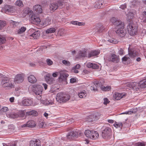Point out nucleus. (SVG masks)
I'll return each instance as SVG.
<instances>
[{"label": "nucleus", "instance_id": "nucleus-44", "mask_svg": "<svg viewBox=\"0 0 146 146\" xmlns=\"http://www.w3.org/2000/svg\"><path fill=\"white\" fill-rule=\"evenodd\" d=\"M62 63L66 66H70V62L66 60H62Z\"/></svg>", "mask_w": 146, "mask_h": 146}, {"label": "nucleus", "instance_id": "nucleus-2", "mask_svg": "<svg viewBox=\"0 0 146 146\" xmlns=\"http://www.w3.org/2000/svg\"><path fill=\"white\" fill-rule=\"evenodd\" d=\"M102 136L103 139H109L112 136V131L109 127H106L102 130Z\"/></svg>", "mask_w": 146, "mask_h": 146}, {"label": "nucleus", "instance_id": "nucleus-53", "mask_svg": "<svg viewBox=\"0 0 146 146\" xmlns=\"http://www.w3.org/2000/svg\"><path fill=\"white\" fill-rule=\"evenodd\" d=\"M104 104L105 105H107V104L110 102V101L108 100V99L107 98H104Z\"/></svg>", "mask_w": 146, "mask_h": 146}, {"label": "nucleus", "instance_id": "nucleus-50", "mask_svg": "<svg viewBox=\"0 0 146 146\" xmlns=\"http://www.w3.org/2000/svg\"><path fill=\"white\" fill-rule=\"evenodd\" d=\"M127 16L129 19H132L133 17V13L130 12H129Z\"/></svg>", "mask_w": 146, "mask_h": 146}, {"label": "nucleus", "instance_id": "nucleus-23", "mask_svg": "<svg viewBox=\"0 0 146 146\" xmlns=\"http://www.w3.org/2000/svg\"><path fill=\"white\" fill-rule=\"evenodd\" d=\"M31 19L35 22H36L37 23L40 22V20L39 17H37L35 14L32 15L31 17Z\"/></svg>", "mask_w": 146, "mask_h": 146}, {"label": "nucleus", "instance_id": "nucleus-58", "mask_svg": "<svg viewBox=\"0 0 146 146\" xmlns=\"http://www.w3.org/2000/svg\"><path fill=\"white\" fill-rule=\"evenodd\" d=\"M44 121H42L40 123L39 125V127L40 128H42L44 127Z\"/></svg>", "mask_w": 146, "mask_h": 146}, {"label": "nucleus", "instance_id": "nucleus-59", "mask_svg": "<svg viewBox=\"0 0 146 146\" xmlns=\"http://www.w3.org/2000/svg\"><path fill=\"white\" fill-rule=\"evenodd\" d=\"M56 3H57L58 7H62L63 5L62 3L60 1H58Z\"/></svg>", "mask_w": 146, "mask_h": 146}, {"label": "nucleus", "instance_id": "nucleus-60", "mask_svg": "<svg viewBox=\"0 0 146 146\" xmlns=\"http://www.w3.org/2000/svg\"><path fill=\"white\" fill-rule=\"evenodd\" d=\"M77 70L78 69H76L73 67L71 70L72 72H73L75 73H78V71Z\"/></svg>", "mask_w": 146, "mask_h": 146}, {"label": "nucleus", "instance_id": "nucleus-6", "mask_svg": "<svg viewBox=\"0 0 146 146\" xmlns=\"http://www.w3.org/2000/svg\"><path fill=\"white\" fill-rule=\"evenodd\" d=\"M34 92L36 95V98L38 100L41 99L43 91L42 87L40 85H38L34 88Z\"/></svg>", "mask_w": 146, "mask_h": 146}, {"label": "nucleus", "instance_id": "nucleus-56", "mask_svg": "<svg viewBox=\"0 0 146 146\" xmlns=\"http://www.w3.org/2000/svg\"><path fill=\"white\" fill-rule=\"evenodd\" d=\"M1 110L3 112H6L8 110V108L6 107H3L2 108Z\"/></svg>", "mask_w": 146, "mask_h": 146}, {"label": "nucleus", "instance_id": "nucleus-64", "mask_svg": "<svg viewBox=\"0 0 146 146\" xmlns=\"http://www.w3.org/2000/svg\"><path fill=\"white\" fill-rule=\"evenodd\" d=\"M137 146H145V144L142 143H138L137 144Z\"/></svg>", "mask_w": 146, "mask_h": 146}, {"label": "nucleus", "instance_id": "nucleus-3", "mask_svg": "<svg viewBox=\"0 0 146 146\" xmlns=\"http://www.w3.org/2000/svg\"><path fill=\"white\" fill-rule=\"evenodd\" d=\"M24 112L22 110L17 111H12L9 113L7 114L8 117L11 118H16L19 117H22L25 115Z\"/></svg>", "mask_w": 146, "mask_h": 146}, {"label": "nucleus", "instance_id": "nucleus-19", "mask_svg": "<svg viewBox=\"0 0 146 146\" xmlns=\"http://www.w3.org/2000/svg\"><path fill=\"white\" fill-rule=\"evenodd\" d=\"M33 9L38 13H41L42 12V10L41 7L40 5H35L33 7Z\"/></svg>", "mask_w": 146, "mask_h": 146}, {"label": "nucleus", "instance_id": "nucleus-30", "mask_svg": "<svg viewBox=\"0 0 146 146\" xmlns=\"http://www.w3.org/2000/svg\"><path fill=\"white\" fill-rule=\"evenodd\" d=\"M106 40L110 43L112 44H115L118 42V41L116 39L110 37H109Z\"/></svg>", "mask_w": 146, "mask_h": 146}, {"label": "nucleus", "instance_id": "nucleus-21", "mask_svg": "<svg viewBox=\"0 0 146 146\" xmlns=\"http://www.w3.org/2000/svg\"><path fill=\"white\" fill-rule=\"evenodd\" d=\"M49 6L50 9L53 11L58 8V6L56 2L51 3Z\"/></svg>", "mask_w": 146, "mask_h": 146}, {"label": "nucleus", "instance_id": "nucleus-17", "mask_svg": "<svg viewBox=\"0 0 146 146\" xmlns=\"http://www.w3.org/2000/svg\"><path fill=\"white\" fill-rule=\"evenodd\" d=\"M109 60L114 62H118L119 61V59L116 55L113 54L111 55Z\"/></svg>", "mask_w": 146, "mask_h": 146}, {"label": "nucleus", "instance_id": "nucleus-27", "mask_svg": "<svg viewBox=\"0 0 146 146\" xmlns=\"http://www.w3.org/2000/svg\"><path fill=\"white\" fill-rule=\"evenodd\" d=\"M115 23L116 24L114 25L117 26L118 29L120 28H121L122 29L124 26V23L119 20H117Z\"/></svg>", "mask_w": 146, "mask_h": 146}, {"label": "nucleus", "instance_id": "nucleus-7", "mask_svg": "<svg viewBox=\"0 0 146 146\" xmlns=\"http://www.w3.org/2000/svg\"><path fill=\"white\" fill-rule=\"evenodd\" d=\"M13 11V7L11 6L6 5L3 7L2 12L9 14Z\"/></svg>", "mask_w": 146, "mask_h": 146}, {"label": "nucleus", "instance_id": "nucleus-9", "mask_svg": "<svg viewBox=\"0 0 146 146\" xmlns=\"http://www.w3.org/2000/svg\"><path fill=\"white\" fill-rule=\"evenodd\" d=\"M116 33L121 37H123L125 36L127 32L125 29H124V26L122 28H118L116 31Z\"/></svg>", "mask_w": 146, "mask_h": 146}, {"label": "nucleus", "instance_id": "nucleus-42", "mask_svg": "<svg viewBox=\"0 0 146 146\" xmlns=\"http://www.w3.org/2000/svg\"><path fill=\"white\" fill-rule=\"evenodd\" d=\"M27 113L29 115H33L34 116H36L37 115V112L35 110H32L28 112Z\"/></svg>", "mask_w": 146, "mask_h": 146}, {"label": "nucleus", "instance_id": "nucleus-45", "mask_svg": "<svg viewBox=\"0 0 146 146\" xmlns=\"http://www.w3.org/2000/svg\"><path fill=\"white\" fill-rule=\"evenodd\" d=\"M117 19L115 18V17H113L110 19V21L113 25H116V24L115 23V22L117 21Z\"/></svg>", "mask_w": 146, "mask_h": 146}, {"label": "nucleus", "instance_id": "nucleus-20", "mask_svg": "<svg viewBox=\"0 0 146 146\" xmlns=\"http://www.w3.org/2000/svg\"><path fill=\"white\" fill-rule=\"evenodd\" d=\"M137 84L135 82H132L131 83H128L127 84V86L128 87L133 90H137V87L136 86Z\"/></svg>", "mask_w": 146, "mask_h": 146}, {"label": "nucleus", "instance_id": "nucleus-16", "mask_svg": "<svg viewBox=\"0 0 146 146\" xmlns=\"http://www.w3.org/2000/svg\"><path fill=\"white\" fill-rule=\"evenodd\" d=\"M40 35V32L38 31H35L29 36L31 39H36L38 38Z\"/></svg>", "mask_w": 146, "mask_h": 146}, {"label": "nucleus", "instance_id": "nucleus-40", "mask_svg": "<svg viewBox=\"0 0 146 146\" xmlns=\"http://www.w3.org/2000/svg\"><path fill=\"white\" fill-rule=\"evenodd\" d=\"M55 29L54 28H50L47 29L46 31V32L47 34L54 33L55 32Z\"/></svg>", "mask_w": 146, "mask_h": 146}, {"label": "nucleus", "instance_id": "nucleus-39", "mask_svg": "<svg viewBox=\"0 0 146 146\" xmlns=\"http://www.w3.org/2000/svg\"><path fill=\"white\" fill-rule=\"evenodd\" d=\"M6 40L5 36L0 35V44H3L6 42Z\"/></svg>", "mask_w": 146, "mask_h": 146}, {"label": "nucleus", "instance_id": "nucleus-49", "mask_svg": "<svg viewBox=\"0 0 146 146\" xmlns=\"http://www.w3.org/2000/svg\"><path fill=\"white\" fill-rule=\"evenodd\" d=\"M44 104L45 105H52L53 104V102H49L48 100H46L44 101Z\"/></svg>", "mask_w": 146, "mask_h": 146}, {"label": "nucleus", "instance_id": "nucleus-37", "mask_svg": "<svg viewBox=\"0 0 146 146\" xmlns=\"http://www.w3.org/2000/svg\"><path fill=\"white\" fill-rule=\"evenodd\" d=\"M26 30V27H23L19 29L17 31L18 34H21L23 33Z\"/></svg>", "mask_w": 146, "mask_h": 146}, {"label": "nucleus", "instance_id": "nucleus-41", "mask_svg": "<svg viewBox=\"0 0 146 146\" xmlns=\"http://www.w3.org/2000/svg\"><path fill=\"white\" fill-rule=\"evenodd\" d=\"M140 19H142L141 21L146 22V11L143 12V16L141 17Z\"/></svg>", "mask_w": 146, "mask_h": 146}, {"label": "nucleus", "instance_id": "nucleus-8", "mask_svg": "<svg viewBox=\"0 0 146 146\" xmlns=\"http://www.w3.org/2000/svg\"><path fill=\"white\" fill-rule=\"evenodd\" d=\"M24 75L23 74H17L14 78V82L17 83L22 82L24 80Z\"/></svg>", "mask_w": 146, "mask_h": 146}, {"label": "nucleus", "instance_id": "nucleus-13", "mask_svg": "<svg viewBox=\"0 0 146 146\" xmlns=\"http://www.w3.org/2000/svg\"><path fill=\"white\" fill-rule=\"evenodd\" d=\"M137 89L146 88V78L140 81L137 85Z\"/></svg>", "mask_w": 146, "mask_h": 146}, {"label": "nucleus", "instance_id": "nucleus-25", "mask_svg": "<svg viewBox=\"0 0 146 146\" xmlns=\"http://www.w3.org/2000/svg\"><path fill=\"white\" fill-rule=\"evenodd\" d=\"M113 98L116 100H118L122 98L123 95L122 93H115L113 94Z\"/></svg>", "mask_w": 146, "mask_h": 146}, {"label": "nucleus", "instance_id": "nucleus-35", "mask_svg": "<svg viewBox=\"0 0 146 146\" xmlns=\"http://www.w3.org/2000/svg\"><path fill=\"white\" fill-rule=\"evenodd\" d=\"M85 134L87 137L91 138V134H92V131H91L89 130H87L85 131Z\"/></svg>", "mask_w": 146, "mask_h": 146}, {"label": "nucleus", "instance_id": "nucleus-26", "mask_svg": "<svg viewBox=\"0 0 146 146\" xmlns=\"http://www.w3.org/2000/svg\"><path fill=\"white\" fill-rule=\"evenodd\" d=\"M29 81L31 83H34L36 82V78L33 75H31L28 77Z\"/></svg>", "mask_w": 146, "mask_h": 146}, {"label": "nucleus", "instance_id": "nucleus-11", "mask_svg": "<svg viewBox=\"0 0 146 146\" xmlns=\"http://www.w3.org/2000/svg\"><path fill=\"white\" fill-rule=\"evenodd\" d=\"M21 104L23 106H30L33 104V101L31 99H24L22 101Z\"/></svg>", "mask_w": 146, "mask_h": 146}, {"label": "nucleus", "instance_id": "nucleus-34", "mask_svg": "<svg viewBox=\"0 0 146 146\" xmlns=\"http://www.w3.org/2000/svg\"><path fill=\"white\" fill-rule=\"evenodd\" d=\"M87 93L85 91H83L80 92L78 93L79 96L81 98H85L87 96Z\"/></svg>", "mask_w": 146, "mask_h": 146}, {"label": "nucleus", "instance_id": "nucleus-61", "mask_svg": "<svg viewBox=\"0 0 146 146\" xmlns=\"http://www.w3.org/2000/svg\"><path fill=\"white\" fill-rule=\"evenodd\" d=\"M126 4H124L121 5L120 7V8L123 9H124L126 8Z\"/></svg>", "mask_w": 146, "mask_h": 146}, {"label": "nucleus", "instance_id": "nucleus-1", "mask_svg": "<svg viewBox=\"0 0 146 146\" xmlns=\"http://www.w3.org/2000/svg\"><path fill=\"white\" fill-rule=\"evenodd\" d=\"M70 98V96L69 95L61 92L58 93L56 97V100L60 103L65 102L69 100Z\"/></svg>", "mask_w": 146, "mask_h": 146}, {"label": "nucleus", "instance_id": "nucleus-14", "mask_svg": "<svg viewBox=\"0 0 146 146\" xmlns=\"http://www.w3.org/2000/svg\"><path fill=\"white\" fill-rule=\"evenodd\" d=\"M78 134L76 131H71L68 133L67 135V138L68 139H70L73 137H78Z\"/></svg>", "mask_w": 146, "mask_h": 146}, {"label": "nucleus", "instance_id": "nucleus-18", "mask_svg": "<svg viewBox=\"0 0 146 146\" xmlns=\"http://www.w3.org/2000/svg\"><path fill=\"white\" fill-rule=\"evenodd\" d=\"M60 74V76L58 78L59 79L61 80L62 81H65L67 78L68 76V74L65 73H63L62 72H60L59 73Z\"/></svg>", "mask_w": 146, "mask_h": 146}, {"label": "nucleus", "instance_id": "nucleus-43", "mask_svg": "<svg viewBox=\"0 0 146 146\" xmlns=\"http://www.w3.org/2000/svg\"><path fill=\"white\" fill-rule=\"evenodd\" d=\"M6 25L5 21L0 20V29H1Z\"/></svg>", "mask_w": 146, "mask_h": 146}, {"label": "nucleus", "instance_id": "nucleus-46", "mask_svg": "<svg viewBox=\"0 0 146 146\" xmlns=\"http://www.w3.org/2000/svg\"><path fill=\"white\" fill-rule=\"evenodd\" d=\"M46 61L47 64L48 66H51L53 64L52 61L50 59H47Z\"/></svg>", "mask_w": 146, "mask_h": 146}, {"label": "nucleus", "instance_id": "nucleus-4", "mask_svg": "<svg viewBox=\"0 0 146 146\" xmlns=\"http://www.w3.org/2000/svg\"><path fill=\"white\" fill-rule=\"evenodd\" d=\"M128 33L131 36H134L137 31V28L131 21L128 25L127 27Z\"/></svg>", "mask_w": 146, "mask_h": 146}, {"label": "nucleus", "instance_id": "nucleus-33", "mask_svg": "<svg viewBox=\"0 0 146 146\" xmlns=\"http://www.w3.org/2000/svg\"><path fill=\"white\" fill-rule=\"evenodd\" d=\"M45 79L47 83L49 84H52L53 82L54 81V78L49 76H46L45 78Z\"/></svg>", "mask_w": 146, "mask_h": 146}, {"label": "nucleus", "instance_id": "nucleus-52", "mask_svg": "<svg viewBox=\"0 0 146 146\" xmlns=\"http://www.w3.org/2000/svg\"><path fill=\"white\" fill-rule=\"evenodd\" d=\"M92 68L98 69L99 68V66L96 64H93Z\"/></svg>", "mask_w": 146, "mask_h": 146}, {"label": "nucleus", "instance_id": "nucleus-36", "mask_svg": "<svg viewBox=\"0 0 146 146\" xmlns=\"http://www.w3.org/2000/svg\"><path fill=\"white\" fill-rule=\"evenodd\" d=\"M103 4L101 2H96L95 3L94 7L95 8L100 9L102 7V5Z\"/></svg>", "mask_w": 146, "mask_h": 146}, {"label": "nucleus", "instance_id": "nucleus-29", "mask_svg": "<svg viewBox=\"0 0 146 146\" xmlns=\"http://www.w3.org/2000/svg\"><path fill=\"white\" fill-rule=\"evenodd\" d=\"M91 139H96L99 137V134L97 131L92 130V134H91Z\"/></svg>", "mask_w": 146, "mask_h": 146}, {"label": "nucleus", "instance_id": "nucleus-57", "mask_svg": "<svg viewBox=\"0 0 146 146\" xmlns=\"http://www.w3.org/2000/svg\"><path fill=\"white\" fill-rule=\"evenodd\" d=\"M15 142L10 143L7 144V146H16Z\"/></svg>", "mask_w": 146, "mask_h": 146}, {"label": "nucleus", "instance_id": "nucleus-24", "mask_svg": "<svg viewBox=\"0 0 146 146\" xmlns=\"http://www.w3.org/2000/svg\"><path fill=\"white\" fill-rule=\"evenodd\" d=\"M99 51L98 50L92 51L88 54V57L89 58H90L93 56H97L99 54Z\"/></svg>", "mask_w": 146, "mask_h": 146}, {"label": "nucleus", "instance_id": "nucleus-12", "mask_svg": "<svg viewBox=\"0 0 146 146\" xmlns=\"http://www.w3.org/2000/svg\"><path fill=\"white\" fill-rule=\"evenodd\" d=\"M30 146H41L40 141L38 139H33L30 142Z\"/></svg>", "mask_w": 146, "mask_h": 146}, {"label": "nucleus", "instance_id": "nucleus-54", "mask_svg": "<svg viewBox=\"0 0 146 146\" xmlns=\"http://www.w3.org/2000/svg\"><path fill=\"white\" fill-rule=\"evenodd\" d=\"M123 124L121 122L119 123L118 124H116L115 125V127H119L121 128Z\"/></svg>", "mask_w": 146, "mask_h": 146}, {"label": "nucleus", "instance_id": "nucleus-48", "mask_svg": "<svg viewBox=\"0 0 146 146\" xmlns=\"http://www.w3.org/2000/svg\"><path fill=\"white\" fill-rule=\"evenodd\" d=\"M15 4L16 5L19 6H20L23 5L22 2L21 0L17 1L15 2Z\"/></svg>", "mask_w": 146, "mask_h": 146}, {"label": "nucleus", "instance_id": "nucleus-47", "mask_svg": "<svg viewBox=\"0 0 146 146\" xmlns=\"http://www.w3.org/2000/svg\"><path fill=\"white\" fill-rule=\"evenodd\" d=\"M64 31L63 29L59 30L58 32V34L60 36H63L64 35Z\"/></svg>", "mask_w": 146, "mask_h": 146}, {"label": "nucleus", "instance_id": "nucleus-10", "mask_svg": "<svg viewBox=\"0 0 146 146\" xmlns=\"http://www.w3.org/2000/svg\"><path fill=\"white\" fill-rule=\"evenodd\" d=\"M101 84V82L98 81L94 82V84L91 87V90L94 91H97L98 88L99 87H100Z\"/></svg>", "mask_w": 146, "mask_h": 146}, {"label": "nucleus", "instance_id": "nucleus-32", "mask_svg": "<svg viewBox=\"0 0 146 146\" xmlns=\"http://www.w3.org/2000/svg\"><path fill=\"white\" fill-rule=\"evenodd\" d=\"M100 88L102 90L105 91H109L111 89L110 86H108L105 87L103 86H102L101 84Z\"/></svg>", "mask_w": 146, "mask_h": 146}, {"label": "nucleus", "instance_id": "nucleus-5", "mask_svg": "<svg viewBox=\"0 0 146 146\" xmlns=\"http://www.w3.org/2000/svg\"><path fill=\"white\" fill-rule=\"evenodd\" d=\"M2 79L1 84L3 87H7L8 88H12L13 85L10 81L9 78L5 77H3Z\"/></svg>", "mask_w": 146, "mask_h": 146}, {"label": "nucleus", "instance_id": "nucleus-55", "mask_svg": "<svg viewBox=\"0 0 146 146\" xmlns=\"http://www.w3.org/2000/svg\"><path fill=\"white\" fill-rule=\"evenodd\" d=\"M93 63L91 62H88L86 64V66L88 68H92Z\"/></svg>", "mask_w": 146, "mask_h": 146}, {"label": "nucleus", "instance_id": "nucleus-51", "mask_svg": "<svg viewBox=\"0 0 146 146\" xmlns=\"http://www.w3.org/2000/svg\"><path fill=\"white\" fill-rule=\"evenodd\" d=\"M129 56L131 58H134L136 56V54L133 52H131L129 54Z\"/></svg>", "mask_w": 146, "mask_h": 146}, {"label": "nucleus", "instance_id": "nucleus-15", "mask_svg": "<svg viewBox=\"0 0 146 146\" xmlns=\"http://www.w3.org/2000/svg\"><path fill=\"white\" fill-rule=\"evenodd\" d=\"M87 52L85 49L80 50L78 52V55L77 57L78 58L85 57L86 56Z\"/></svg>", "mask_w": 146, "mask_h": 146}, {"label": "nucleus", "instance_id": "nucleus-62", "mask_svg": "<svg viewBox=\"0 0 146 146\" xmlns=\"http://www.w3.org/2000/svg\"><path fill=\"white\" fill-rule=\"evenodd\" d=\"M118 53L120 55L123 54V50L122 48H121L118 51Z\"/></svg>", "mask_w": 146, "mask_h": 146}, {"label": "nucleus", "instance_id": "nucleus-38", "mask_svg": "<svg viewBox=\"0 0 146 146\" xmlns=\"http://www.w3.org/2000/svg\"><path fill=\"white\" fill-rule=\"evenodd\" d=\"M24 13L26 14H31L33 13V11L32 10H30L29 8H25L24 10Z\"/></svg>", "mask_w": 146, "mask_h": 146}, {"label": "nucleus", "instance_id": "nucleus-31", "mask_svg": "<svg viewBox=\"0 0 146 146\" xmlns=\"http://www.w3.org/2000/svg\"><path fill=\"white\" fill-rule=\"evenodd\" d=\"M27 123L28 127H33L36 125L35 122L33 120L29 121Z\"/></svg>", "mask_w": 146, "mask_h": 146}, {"label": "nucleus", "instance_id": "nucleus-22", "mask_svg": "<svg viewBox=\"0 0 146 146\" xmlns=\"http://www.w3.org/2000/svg\"><path fill=\"white\" fill-rule=\"evenodd\" d=\"M137 111V108H133L130 109L127 111L125 112V113H123L122 114H131L135 113Z\"/></svg>", "mask_w": 146, "mask_h": 146}, {"label": "nucleus", "instance_id": "nucleus-28", "mask_svg": "<svg viewBox=\"0 0 146 146\" xmlns=\"http://www.w3.org/2000/svg\"><path fill=\"white\" fill-rule=\"evenodd\" d=\"M96 28L95 32L98 33L102 32L104 30V28L103 25H98V26Z\"/></svg>", "mask_w": 146, "mask_h": 146}, {"label": "nucleus", "instance_id": "nucleus-63", "mask_svg": "<svg viewBox=\"0 0 146 146\" xmlns=\"http://www.w3.org/2000/svg\"><path fill=\"white\" fill-rule=\"evenodd\" d=\"M129 58V57L125 56L122 58V60L123 61H127Z\"/></svg>", "mask_w": 146, "mask_h": 146}]
</instances>
